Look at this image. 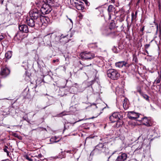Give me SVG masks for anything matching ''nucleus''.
Instances as JSON below:
<instances>
[{
  "label": "nucleus",
  "mask_w": 161,
  "mask_h": 161,
  "mask_svg": "<svg viewBox=\"0 0 161 161\" xmlns=\"http://www.w3.org/2000/svg\"><path fill=\"white\" fill-rule=\"evenodd\" d=\"M30 17H27L26 22L29 26L31 27H36L42 15L40 10L34 8L29 12Z\"/></svg>",
  "instance_id": "f257e3e1"
},
{
  "label": "nucleus",
  "mask_w": 161,
  "mask_h": 161,
  "mask_svg": "<svg viewBox=\"0 0 161 161\" xmlns=\"http://www.w3.org/2000/svg\"><path fill=\"white\" fill-rule=\"evenodd\" d=\"M44 3L41 7L40 11L43 14H48L52 10V7L56 5L55 0H43Z\"/></svg>",
  "instance_id": "f03ea898"
},
{
  "label": "nucleus",
  "mask_w": 161,
  "mask_h": 161,
  "mask_svg": "<svg viewBox=\"0 0 161 161\" xmlns=\"http://www.w3.org/2000/svg\"><path fill=\"white\" fill-rule=\"evenodd\" d=\"M103 144L99 143L95 147L94 149L92 151L91 153L93 154H100L103 153L106 154L109 152V150L108 148L104 147Z\"/></svg>",
  "instance_id": "7ed1b4c3"
},
{
  "label": "nucleus",
  "mask_w": 161,
  "mask_h": 161,
  "mask_svg": "<svg viewBox=\"0 0 161 161\" xmlns=\"http://www.w3.org/2000/svg\"><path fill=\"white\" fill-rule=\"evenodd\" d=\"M108 76L113 80H117L120 76L119 73L115 69H110L107 71Z\"/></svg>",
  "instance_id": "20e7f679"
},
{
  "label": "nucleus",
  "mask_w": 161,
  "mask_h": 161,
  "mask_svg": "<svg viewBox=\"0 0 161 161\" xmlns=\"http://www.w3.org/2000/svg\"><path fill=\"white\" fill-rule=\"evenodd\" d=\"M80 56L82 60L91 59L95 56V54L91 52L87 51L81 53Z\"/></svg>",
  "instance_id": "39448f33"
},
{
  "label": "nucleus",
  "mask_w": 161,
  "mask_h": 161,
  "mask_svg": "<svg viewBox=\"0 0 161 161\" xmlns=\"http://www.w3.org/2000/svg\"><path fill=\"white\" fill-rule=\"evenodd\" d=\"M40 19V20L39 21V22H38V24L36 27H42L43 25L45 26L50 21V19L48 17L42 15Z\"/></svg>",
  "instance_id": "423d86ee"
},
{
  "label": "nucleus",
  "mask_w": 161,
  "mask_h": 161,
  "mask_svg": "<svg viewBox=\"0 0 161 161\" xmlns=\"http://www.w3.org/2000/svg\"><path fill=\"white\" fill-rule=\"evenodd\" d=\"M112 115L115 120H116V127H119L122 124V122L119 121V120L123 118V116L121 114L118 112L114 113Z\"/></svg>",
  "instance_id": "0eeeda50"
},
{
  "label": "nucleus",
  "mask_w": 161,
  "mask_h": 161,
  "mask_svg": "<svg viewBox=\"0 0 161 161\" xmlns=\"http://www.w3.org/2000/svg\"><path fill=\"white\" fill-rule=\"evenodd\" d=\"M73 2L72 4L78 10H82L84 8V3L77 0H70V2Z\"/></svg>",
  "instance_id": "6e6552de"
},
{
  "label": "nucleus",
  "mask_w": 161,
  "mask_h": 161,
  "mask_svg": "<svg viewBox=\"0 0 161 161\" xmlns=\"http://www.w3.org/2000/svg\"><path fill=\"white\" fill-rule=\"evenodd\" d=\"M143 122V125H145L147 126H151L152 124V123L151 118L149 117H145L141 119V120H139Z\"/></svg>",
  "instance_id": "1a4fd4ad"
},
{
  "label": "nucleus",
  "mask_w": 161,
  "mask_h": 161,
  "mask_svg": "<svg viewBox=\"0 0 161 161\" xmlns=\"http://www.w3.org/2000/svg\"><path fill=\"white\" fill-rule=\"evenodd\" d=\"M139 114L133 111H130L127 114L128 117L131 119H136L139 117Z\"/></svg>",
  "instance_id": "9d476101"
},
{
  "label": "nucleus",
  "mask_w": 161,
  "mask_h": 161,
  "mask_svg": "<svg viewBox=\"0 0 161 161\" xmlns=\"http://www.w3.org/2000/svg\"><path fill=\"white\" fill-rule=\"evenodd\" d=\"M10 72V70L7 67H3L1 69L0 74L3 77H5L8 75Z\"/></svg>",
  "instance_id": "9b49d317"
},
{
  "label": "nucleus",
  "mask_w": 161,
  "mask_h": 161,
  "mask_svg": "<svg viewBox=\"0 0 161 161\" xmlns=\"http://www.w3.org/2000/svg\"><path fill=\"white\" fill-rule=\"evenodd\" d=\"M127 157V155L125 153H120L117 158L116 161H125Z\"/></svg>",
  "instance_id": "f8f14e48"
},
{
  "label": "nucleus",
  "mask_w": 161,
  "mask_h": 161,
  "mask_svg": "<svg viewBox=\"0 0 161 161\" xmlns=\"http://www.w3.org/2000/svg\"><path fill=\"white\" fill-rule=\"evenodd\" d=\"M19 29L20 31L27 33L29 32V29L27 25L25 24L19 25Z\"/></svg>",
  "instance_id": "ddd939ff"
},
{
  "label": "nucleus",
  "mask_w": 161,
  "mask_h": 161,
  "mask_svg": "<svg viewBox=\"0 0 161 161\" xmlns=\"http://www.w3.org/2000/svg\"><path fill=\"white\" fill-rule=\"evenodd\" d=\"M127 63L124 61L119 62L115 64L116 66L119 68H122L123 66H127Z\"/></svg>",
  "instance_id": "4468645a"
},
{
  "label": "nucleus",
  "mask_w": 161,
  "mask_h": 161,
  "mask_svg": "<svg viewBox=\"0 0 161 161\" xmlns=\"http://www.w3.org/2000/svg\"><path fill=\"white\" fill-rule=\"evenodd\" d=\"M65 152V150H64V151H61L57 156H56V158L60 159L65 158L66 156Z\"/></svg>",
  "instance_id": "2eb2a0df"
},
{
  "label": "nucleus",
  "mask_w": 161,
  "mask_h": 161,
  "mask_svg": "<svg viewBox=\"0 0 161 161\" xmlns=\"http://www.w3.org/2000/svg\"><path fill=\"white\" fill-rule=\"evenodd\" d=\"M112 29L113 28L110 27H107L105 29L103 30V34L106 35H109Z\"/></svg>",
  "instance_id": "dca6fc26"
},
{
  "label": "nucleus",
  "mask_w": 161,
  "mask_h": 161,
  "mask_svg": "<svg viewBox=\"0 0 161 161\" xmlns=\"http://www.w3.org/2000/svg\"><path fill=\"white\" fill-rule=\"evenodd\" d=\"M12 56V52L11 51H8L5 54V57L6 58V62L7 60L10 59Z\"/></svg>",
  "instance_id": "f3484780"
},
{
  "label": "nucleus",
  "mask_w": 161,
  "mask_h": 161,
  "mask_svg": "<svg viewBox=\"0 0 161 161\" xmlns=\"http://www.w3.org/2000/svg\"><path fill=\"white\" fill-rule=\"evenodd\" d=\"M118 35L119 34L117 31L113 30L112 29L109 35L110 36L112 37H114Z\"/></svg>",
  "instance_id": "a211bd4d"
},
{
  "label": "nucleus",
  "mask_w": 161,
  "mask_h": 161,
  "mask_svg": "<svg viewBox=\"0 0 161 161\" xmlns=\"http://www.w3.org/2000/svg\"><path fill=\"white\" fill-rule=\"evenodd\" d=\"M52 38L53 37L55 38V40H54V42H58L59 40H60V37L59 36H57L55 35H53L51 36Z\"/></svg>",
  "instance_id": "6ab92c4d"
},
{
  "label": "nucleus",
  "mask_w": 161,
  "mask_h": 161,
  "mask_svg": "<svg viewBox=\"0 0 161 161\" xmlns=\"http://www.w3.org/2000/svg\"><path fill=\"white\" fill-rule=\"evenodd\" d=\"M137 18V16L136 15H134V14L132 13L131 14V21L132 23L134 21L136 22V19Z\"/></svg>",
  "instance_id": "aec40b11"
},
{
  "label": "nucleus",
  "mask_w": 161,
  "mask_h": 161,
  "mask_svg": "<svg viewBox=\"0 0 161 161\" xmlns=\"http://www.w3.org/2000/svg\"><path fill=\"white\" fill-rule=\"evenodd\" d=\"M57 137L56 136H54V137H53L50 139V141L51 142H57L59 141L60 139L58 140L57 141H56V140L57 139Z\"/></svg>",
  "instance_id": "412c9836"
},
{
  "label": "nucleus",
  "mask_w": 161,
  "mask_h": 161,
  "mask_svg": "<svg viewBox=\"0 0 161 161\" xmlns=\"http://www.w3.org/2000/svg\"><path fill=\"white\" fill-rule=\"evenodd\" d=\"M142 96V97L145 99L147 101H149V97L148 95L146 94H144L143 93L141 95Z\"/></svg>",
  "instance_id": "4be33fe9"
},
{
  "label": "nucleus",
  "mask_w": 161,
  "mask_h": 161,
  "mask_svg": "<svg viewBox=\"0 0 161 161\" xmlns=\"http://www.w3.org/2000/svg\"><path fill=\"white\" fill-rule=\"evenodd\" d=\"M114 6L112 5H109L108 8V12H110L112 11Z\"/></svg>",
  "instance_id": "5701e85b"
},
{
  "label": "nucleus",
  "mask_w": 161,
  "mask_h": 161,
  "mask_svg": "<svg viewBox=\"0 0 161 161\" xmlns=\"http://www.w3.org/2000/svg\"><path fill=\"white\" fill-rule=\"evenodd\" d=\"M109 119L112 122H114L116 121V120L114 118L112 115L109 117Z\"/></svg>",
  "instance_id": "b1692460"
},
{
  "label": "nucleus",
  "mask_w": 161,
  "mask_h": 161,
  "mask_svg": "<svg viewBox=\"0 0 161 161\" xmlns=\"http://www.w3.org/2000/svg\"><path fill=\"white\" fill-rule=\"evenodd\" d=\"M40 129H41L42 130H45L47 131V130L46 128H43L42 127L37 128L36 129H33L32 130H40Z\"/></svg>",
  "instance_id": "393cba45"
},
{
  "label": "nucleus",
  "mask_w": 161,
  "mask_h": 161,
  "mask_svg": "<svg viewBox=\"0 0 161 161\" xmlns=\"http://www.w3.org/2000/svg\"><path fill=\"white\" fill-rule=\"evenodd\" d=\"M40 129H41L42 130H45L47 131V130L46 128H43L42 127L37 128L36 129H33L32 130H40Z\"/></svg>",
  "instance_id": "a878e982"
},
{
  "label": "nucleus",
  "mask_w": 161,
  "mask_h": 161,
  "mask_svg": "<svg viewBox=\"0 0 161 161\" xmlns=\"http://www.w3.org/2000/svg\"><path fill=\"white\" fill-rule=\"evenodd\" d=\"M23 119L24 120H26L27 122H29L28 119V118L27 115L26 114L23 117Z\"/></svg>",
  "instance_id": "bb28decb"
},
{
  "label": "nucleus",
  "mask_w": 161,
  "mask_h": 161,
  "mask_svg": "<svg viewBox=\"0 0 161 161\" xmlns=\"http://www.w3.org/2000/svg\"><path fill=\"white\" fill-rule=\"evenodd\" d=\"M133 61H134L135 62H136L137 61V58L136 56L135 55H133Z\"/></svg>",
  "instance_id": "cd10ccee"
},
{
  "label": "nucleus",
  "mask_w": 161,
  "mask_h": 161,
  "mask_svg": "<svg viewBox=\"0 0 161 161\" xmlns=\"http://www.w3.org/2000/svg\"><path fill=\"white\" fill-rule=\"evenodd\" d=\"M112 50L115 53H118V52L117 51V48L115 46H114L113 47Z\"/></svg>",
  "instance_id": "c85d7f7f"
},
{
  "label": "nucleus",
  "mask_w": 161,
  "mask_h": 161,
  "mask_svg": "<svg viewBox=\"0 0 161 161\" xmlns=\"http://www.w3.org/2000/svg\"><path fill=\"white\" fill-rule=\"evenodd\" d=\"M137 91L141 95L143 93L141 91V90L140 87L138 89H137Z\"/></svg>",
  "instance_id": "c756f323"
},
{
  "label": "nucleus",
  "mask_w": 161,
  "mask_h": 161,
  "mask_svg": "<svg viewBox=\"0 0 161 161\" xmlns=\"http://www.w3.org/2000/svg\"><path fill=\"white\" fill-rule=\"evenodd\" d=\"M91 64H90V65H84L81 68H80V70H82L85 67H88L90 66H91Z\"/></svg>",
  "instance_id": "7c9ffc66"
},
{
  "label": "nucleus",
  "mask_w": 161,
  "mask_h": 161,
  "mask_svg": "<svg viewBox=\"0 0 161 161\" xmlns=\"http://www.w3.org/2000/svg\"><path fill=\"white\" fill-rule=\"evenodd\" d=\"M67 36V35L64 36L63 34H62L61 36H60V40H61L62 39V38H64Z\"/></svg>",
  "instance_id": "2f4dec72"
},
{
  "label": "nucleus",
  "mask_w": 161,
  "mask_h": 161,
  "mask_svg": "<svg viewBox=\"0 0 161 161\" xmlns=\"http://www.w3.org/2000/svg\"><path fill=\"white\" fill-rule=\"evenodd\" d=\"M160 78H158L156 80V82L157 84L159 83L160 82Z\"/></svg>",
  "instance_id": "473e14b6"
},
{
  "label": "nucleus",
  "mask_w": 161,
  "mask_h": 161,
  "mask_svg": "<svg viewBox=\"0 0 161 161\" xmlns=\"http://www.w3.org/2000/svg\"><path fill=\"white\" fill-rule=\"evenodd\" d=\"M25 158L29 160V161H32L33 160L31 158H30L28 156H26V157H25Z\"/></svg>",
  "instance_id": "72a5a7b5"
},
{
  "label": "nucleus",
  "mask_w": 161,
  "mask_h": 161,
  "mask_svg": "<svg viewBox=\"0 0 161 161\" xmlns=\"http://www.w3.org/2000/svg\"><path fill=\"white\" fill-rule=\"evenodd\" d=\"M8 148V147L7 146H5V147L3 149L4 151L6 153L8 152V151L7 150Z\"/></svg>",
  "instance_id": "f704fd0d"
},
{
  "label": "nucleus",
  "mask_w": 161,
  "mask_h": 161,
  "mask_svg": "<svg viewBox=\"0 0 161 161\" xmlns=\"http://www.w3.org/2000/svg\"><path fill=\"white\" fill-rule=\"evenodd\" d=\"M96 43H92V44H90L89 45V47H90V46H91V45H93L94 46V47H97V46H96Z\"/></svg>",
  "instance_id": "c9c22d12"
},
{
  "label": "nucleus",
  "mask_w": 161,
  "mask_h": 161,
  "mask_svg": "<svg viewBox=\"0 0 161 161\" xmlns=\"http://www.w3.org/2000/svg\"><path fill=\"white\" fill-rule=\"evenodd\" d=\"M150 46V45L149 44H147L145 45V48H146V49L148 48Z\"/></svg>",
  "instance_id": "e433bc0d"
},
{
  "label": "nucleus",
  "mask_w": 161,
  "mask_h": 161,
  "mask_svg": "<svg viewBox=\"0 0 161 161\" xmlns=\"http://www.w3.org/2000/svg\"><path fill=\"white\" fill-rule=\"evenodd\" d=\"M62 115H65V114H64V112H62L60 114H58L59 116H61Z\"/></svg>",
  "instance_id": "4c0bfd02"
},
{
  "label": "nucleus",
  "mask_w": 161,
  "mask_h": 161,
  "mask_svg": "<svg viewBox=\"0 0 161 161\" xmlns=\"http://www.w3.org/2000/svg\"><path fill=\"white\" fill-rule=\"evenodd\" d=\"M18 33H16L15 35L14 36V38H18Z\"/></svg>",
  "instance_id": "58836bf2"
},
{
  "label": "nucleus",
  "mask_w": 161,
  "mask_h": 161,
  "mask_svg": "<svg viewBox=\"0 0 161 161\" xmlns=\"http://www.w3.org/2000/svg\"><path fill=\"white\" fill-rule=\"evenodd\" d=\"M59 61V59H57L56 60H53V63H55L56 62H58Z\"/></svg>",
  "instance_id": "ea45409f"
},
{
  "label": "nucleus",
  "mask_w": 161,
  "mask_h": 161,
  "mask_svg": "<svg viewBox=\"0 0 161 161\" xmlns=\"http://www.w3.org/2000/svg\"><path fill=\"white\" fill-rule=\"evenodd\" d=\"M110 25H112V26L113 27H114L115 26V24L113 22L111 23L110 24Z\"/></svg>",
  "instance_id": "a19ab883"
},
{
  "label": "nucleus",
  "mask_w": 161,
  "mask_h": 161,
  "mask_svg": "<svg viewBox=\"0 0 161 161\" xmlns=\"http://www.w3.org/2000/svg\"><path fill=\"white\" fill-rule=\"evenodd\" d=\"M109 2L111 3H114L115 2V0H110Z\"/></svg>",
  "instance_id": "79ce46f5"
},
{
  "label": "nucleus",
  "mask_w": 161,
  "mask_h": 161,
  "mask_svg": "<svg viewBox=\"0 0 161 161\" xmlns=\"http://www.w3.org/2000/svg\"><path fill=\"white\" fill-rule=\"evenodd\" d=\"M71 150H67V151H66L65 150V152H66L67 153H71Z\"/></svg>",
  "instance_id": "37998d69"
},
{
  "label": "nucleus",
  "mask_w": 161,
  "mask_h": 161,
  "mask_svg": "<svg viewBox=\"0 0 161 161\" xmlns=\"http://www.w3.org/2000/svg\"><path fill=\"white\" fill-rule=\"evenodd\" d=\"M4 38V37L2 35H0V39L1 40H2Z\"/></svg>",
  "instance_id": "c03bdc74"
},
{
  "label": "nucleus",
  "mask_w": 161,
  "mask_h": 161,
  "mask_svg": "<svg viewBox=\"0 0 161 161\" xmlns=\"http://www.w3.org/2000/svg\"><path fill=\"white\" fill-rule=\"evenodd\" d=\"M42 155L40 154H39L38 155V157L39 158H41L42 157Z\"/></svg>",
  "instance_id": "a18cd8bd"
},
{
  "label": "nucleus",
  "mask_w": 161,
  "mask_h": 161,
  "mask_svg": "<svg viewBox=\"0 0 161 161\" xmlns=\"http://www.w3.org/2000/svg\"><path fill=\"white\" fill-rule=\"evenodd\" d=\"M144 26H143L141 30L140 31H143L144 30Z\"/></svg>",
  "instance_id": "49530a36"
},
{
  "label": "nucleus",
  "mask_w": 161,
  "mask_h": 161,
  "mask_svg": "<svg viewBox=\"0 0 161 161\" xmlns=\"http://www.w3.org/2000/svg\"><path fill=\"white\" fill-rule=\"evenodd\" d=\"M159 37L160 38V39L161 37V31H160L159 33Z\"/></svg>",
  "instance_id": "de8ad7c7"
},
{
  "label": "nucleus",
  "mask_w": 161,
  "mask_h": 161,
  "mask_svg": "<svg viewBox=\"0 0 161 161\" xmlns=\"http://www.w3.org/2000/svg\"><path fill=\"white\" fill-rule=\"evenodd\" d=\"M137 12H136L135 13V14H134V15H136V16H137Z\"/></svg>",
  "instance_id": "09e8293b"
},
{
  "label": "nucleus",
  "mask_w": 161,
  "mask_h": 161,
  "mask_svg": "<svg viewBox=\"0 0 161 161\" xmlns=\"http://www.w3.org/2000/svg\"><path fill=\"white\" fill-rule=\"evenodd\" d=\"M97 116L95 117H91V118H90V119H93V118H96V117H97Z\"/></svg>",
  "instance_id": "8fccbe9b"
},
{
  "label": "nucleus",
  "mask_w": 161,
  "mask_h": 161,
  "mask_svg": "<svg viewBox=\"0 0 161 161\" xmlns=\"http://www.w3.org/2000/svg\"><path fill=\"white\" fill-rule=\"evenodd\" d=\"M69 19V20L70 21V22L71 23H72V20H71V19Z\"/></svg>",
  "instance_id": "3c124183"
},
{
  "label": "nucleus",
  "mask_w": 161,
  "mask_h": 161,
  "mask_svg": "<svg viewBox=\"0 0 161 161\" xmlns=\"http://www.w3.org/2000/svg\"><path fill=\"white\" fill-rule=\"evenodd\" d=\"M6 153H7V155L8 156L9 154V152L8 151V152H7Z\"/></svg>",
  "instance_id": "603ef678"
},
{
  "label": "nucleus",
  "mask_w": 161,
  "mask_h": 161,
  "mask_svg": "<svg viewBox=\"0 0 161 161\" xmlns=\"http://www.w3.org/2000/svg\"><path fill=\"white\" fill-rule=\"evenodd\" d=\"M158 25H157V31L158 30Z\"/></svg>",
  "instance_id": "864d4df0"
},
{
  "label": "nucleus",
  "mask_w": 161,
  "mask_h": 161,
  "mask_svg": "<svg viewBox=\"0 0 161 161\" xmlns=\"http://www.w3.org/2000/svg\"><path fill=\"white\" fill-rule=\"evenodd\" d=\"M116 152V151H114V153H112V155H113V154H114Z\"/></svg>",
  "instance_id": "5fc2aeb1"
},
{
  "label": "nucleus",
  "mask_w": 161,
  "mask_h": 161,
  "mask_svg": "<svg viewBox=\"0 0 161 161\" xmlns=\"http://www.w3.org/2000/svg\"><path fill=\"white\" fill-rule=\"evenodd\" d=\"M1 0V3L2 4L3 3V0Z\"/></svg>",
  "instance_id": "6e6d98bb"
},
{
  "label": "nucleus",
  "mask_w": 161,
  "mask_h": 161,
  "mask_svg": "<svg viewBox=\"0 0 161 161\" xmlns=\"http://www.w3.org/2000/svg\"><path fill=\"white\" fill-rule=\"evenodd\" d=\"M124 103H123V106L124 107Z\"/></svg>",
  "instance_id": "4d7b16f0"
},
{
  "label": "nucleus",
  "mask_w": 161,
  "mask_h": 161,
  "mask_svg": "<svg viewBox=\"0 0 161 161\" xmlns=\"http://www.w3.org/2000/svg\"><path fill=\"white\" fill-rule=\"evenodd\" d=\"M110 156H109V157L108 158H110Z\"/></svg>",
  "instance_id": "13d9d810"
},
{
  "label": "nucleus",
  "mask_w": 161,
  "mask_h": 161,
  "mask_svg": "<svg viewBox=\"0 0 161 161\" xmlns=\"http://www.w3.org/2000/svg\"><path fill=\"white\" fill-rule=\"evenodd\" d=\"M46 107H45L44 108H45Z\"/></svg>",
  "instance_id": "bf43d9fd"
},
{
  "label": "nucleus",
  "mask_w": 161,
  "mask_h": 161,
  "mask_svg": "<svg viewBox=\"0 0 161 161\" xmlns=\"http://www.w3.org/2000/svg\"><path fill=\"white\" fill-rule=\"evenodd\" d=\"M80 64H81V63L80 62Z\"/></svg>",
  "instance_id": "052dcab7"
}]
</instances>
